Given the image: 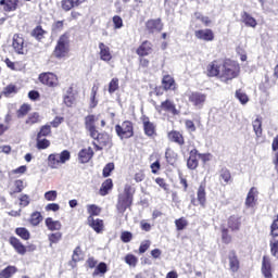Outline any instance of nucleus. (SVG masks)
<instances>
[{"instance_id": "1", "label": "nucleus", "mask_w": 278, "mask_h": 278, "mask_svg": "<svg viewBox=\"0 0 278 278\" xmlns=\"http://www.w3.org/2000/svg\"><path fill=\"white\" fill-rule=\"evenodd\" d=\"M206 77H216L224 84H229L240 77V64L231 59H215L205 68Z\"/></svg>"}, {"instance_id": "2", "label": "nucleus", "mask_w": 278, "mask_h": 278, "mask_svg": "<svg viewBox=\"0 0 278 278\" xmlns=\"http://www.w3.org/2000/svg\"><path fill=\"white\" fill-rule=\"evenodd\" d=\"M134 194H136V189L131 188L130 185H126L124 192L117 197L116 210L119 214H125L134 205Z\"/></svg>"}, {"instance_id": "3", "label": "nucleus", "mask_w": 278, "mask_h": 278, "mask_svg": "<svg viewBox=\"0 0 278 278\" xmlns=\"http://www.w3.org/2000/svg\"><path fill=\"white\" fill-rule=\"evenodd\" d=\"M68 53H71V34L65 31L59 37L52 55L56 58V60H62L66 58Z\"/></svg>"}, {"instance_id": "4", "label": "nucleus", "mask_w": 278, "mask_h": 278, "mask_svg": "<svg viewBox=\"0 0 278 278\" xmlns=\"http://www.w3.org/2000/svg\"><path fill=\"white\" fill-rule=\"evenodd\" d=\"M71 160V152L63 150L61 153H52L48 156L49 168H60L62 164H66Z\"/></svg>"}, {"instance_id": "5", "label": "nucleus", "mask_w": 278, "mask_h": 278, "mask_svg": "<svg viewBox=\"0 0 278 278\" xmlns=\"http://www.w3.org/2000/svg\"><path fill=\"white\" fill-rule=\"evenodd\" d=\"M115 131L122 140L129 139L134 137V123L131 121H124L122 125L117 124L115 126Z\"/></svg>"}, {"instance_id": "6", "label": "nucleus", "mask_w": 278, "mask_h": 278, "mask_svg": "<svg viewBox=\"0 0 278 278\" xmlns=\"http://www.w3.org/2000/svg\"><path fill=\"white\" fill-rule=\"evenodd\" d=\"M38 81L48 88H58V86H60V79L58 78V75L53 74L52 72H43L39 74Z\"/></svg>"}, {"instance_id": "7", "label": "nucleus", "mask_w": 278, "mask_h": 278, "mask_svg": "<svg viewBox=\"0 0 278 278\" xmlns=\"http://www.w3.org/2000/svg\"><path fill=\"white\" fill-rule=\"evenodd\" d=\"M188 101L193 105V108H198V110H202L203 105L207 101V94L200 91H192L188 94Z\"/></svg>"}, {"instance_id": "8", "label": "nucleus", "mask_w": 278, "mask_h": 278, "mask_svg": "<svg viewBox=\"0 0 278 278\" xmlns=\"http://www.w3.org/2000/svg\"><path fill=\"white\" fill-rule=\"evenodd\" d=\"M159 112H166L167 114H172L173 116H179V110H177V105L173 100L166 99L161 102L160 106L156 108Z\"/></svg>"}, {"instance_id": "9", "label": "nucleus", "mask_w": 278, "mask_h": 278, "mask_svg": "<svg viewBox=\"0 0 278 278\" xmlns=\"http://www.w3.org/2000/svg\"><path fill=\"white\" fill-rule=\"evenodd\" d=\"M161 84L165 92H177V81L175 80V77H173L170 74L164 75Z\"/></svg>"}, {"instance_id": "10", "label": "nucleus", "mask_w": 278, "mask_h": 278, "mask_svg": "<svg viewBox=\"0 0 278 278\" xmlns=\"http://www.w3.org/2000/svg\"><path fill=\"white\" fill-rule=\"evenodd\" d=\"M194 36L198 40H203L204 42H213L216 36L212 28L198 29L194 31Z\"/></svg>"}, {"instance_id": "11", "label": "nucleus", "mask_w": 278, "mask_h": 278, "mask_svg": "<svg viewBox=\"0 0 278 278\" xmlns=\"http://www.w3.org/2000/svg\"><path fill=\"white\" fill-rule=\"evenodd\" d=\"M146 29L149 34H155L162 31L164 29V23H162V18L148 20L146 22Z\"/></svg>"}, {"instance_id": "12", "label": "nucleus", "mask_w": 278, "mask_h": 278, "mask_svg": "<svg viewBox=\"0 0 278 278\" xmlns=\"http://www.w3.org/2000/svg\"><path fill=\"white\" fill-rule=\"evenodd\" d=\"M261 273L265 278H273V262L270 261V256H263Z\"/></svg>"}, {"instance_id": "13", "label": "nucleus", "mask_w": 278, "mask_h": 278, "mask_svg": "<svg viewBox=\"0 0 278 278\" xmlns=\"http://www.w3.org/2000/svg\"><path fill=\"white\" fill-rule=\"evenodd\" d=\"M136 53L139 58H147V55H151V53H153V43L149 40L142 41L136 49Z\"/></svg>"}, {"instance_id": "14", "label": "nucleus", "mask_w": 278, "mask_h": 278, "mask_svg": "<svg viewBox=\"0 0 278 278\" xmlns=\"http://www.w3.org/2000/svg\"><path fill=\"white\" fill-rule=\"evenodd\" d=\"M12 47H13L15 53H17L18 55H24L25 54V51H24L25 39L23 38V36H21L20 34L13 35Z\"/></svg>"}, {"instance_id": "15", "label": "nucleus", "mask_w": 278, "mask_h": 278, "mask_svg": "<svg viewBox=\"0 0 278 278\" xmlns=\"http://www.w3.org/2000/svg\"><path fill=\"white\" fill-rule=\"evenodd\" d=\"M187 167L189 168V170H197V168H199V150L192 149L189 152Z\"/></svg>"}, {"instance_id": "16", "label": "nucleus", "mask_w": 278, "mask_h": 278, "mask_svg": "<svg viewBox=\"0 0 278 278\" xmlns=\"http://www.w3.org/2000/svg\"><path fill=\"white\" fill-rule=\"evenodd\" d=\"M228 262L230 273H238V270H240V258H238L236 250L229 252Z\"/></svg>"}, {"instance_id": "17", "label": "nucleus", "mask_w": 278, "mask_h": 278, "mask_svg": "<svg viewBox=\"0 0 278 278\" xmlns=\"http://www.w3.org/2000/svg\"><path fill=\"white\" fill-rule=\"evenodd\" d=\"M9 244H11V247L15 252H17L18 255H25V253H27V247H25V244L21 242V239L16 237H10Z\"/></svg>"}, {"instance_id": "18", "label": "nucleus", "mask_w": 278, "mask_h": 278, "mask_svg": "<svg viewBox=\"0 0 278 278\" xmlns=\"http://www.w3.org/2000/svg\"><path fill=\"white\" fill-rule=\"evenodd\" d=\"M227 227L230 231H240L242 227V217L239 215H230L227 219Z\"/></svg>"}, {"instance_id": "19", "label": "nucleus", "mask_w": 278, "mask_h": 278, "mask_svg": "<svg viewBox=\"0 0 278 278\" xmlns=\"http://www.w3.org/2000/svg\"><path fill=\"white\" fill-rule=\"evenodd\" d=\"M87 0H61V9L63 12H71L75 8H79L83 3H86Z\"/></svg>"}, {"instance_id": "20", "label": "nucleus", "mask_w": 278, "mask_h": 278, "mask_svg": "<svg viewBox=\"0 0 278 278\" xmlns=\"http://www.w3.org/2000/svg\"><path fill=\"white\" fill-rule=\"evenodd\" d=\"M260 192L257 191V188L252 187L245 198V207H255L257 205V195Z\"/></svg>"}, {"instance_id": "21", "label": "nucleus", "mask_w": 278, "mask_h": 278, "mask_svg": "<svg viewBox=\"0 0 278 278\" xmlns=\"http://www.w3.org/2000/svg\"><path fill=\"white\" fill-rule=\"evenodd\" d=\"M142 123L146 136H148V138H155V136H157L155 124L151 123L147 116L143 117Z\"/></svg>"}, {"instance_id": "22", "label": "nucleus", "mask_w": 278, "mask_h": 278, "mask_svg": "<svg viewBox=\"0 0 278 278\" xmlns=\"http://www.w3.org/2000/svg\"><path fill=\"white\" fill-rule=\"evenodd\" d=\"M87 225L89 227H91V229H93V231H96V233H101V231H103V219H94V217L92 216H88L87 217Z\"/></svg>"}, {"instance_id": "23", "label": "nucleus", "mask_w": 278, "mask_h": 278, "mask_svg": "<svg viewBox=\"0 0 278 278\" xmlns=\"http://www.w3.org/2000/svg\"><path fill=\"white\" fill-rule=\"evenodd\" d=\"M113 188H114V181L112 180V178L105 179L99 189L100 197H108V194L112 192Z\"/></svg>"}, {"instance_id": "24", "label": "nucleus", "mask_w": 278, "mask_h": 278, "mask_svg": "<svg viewBox=\"0 0 278 278\" xmlns=\"http://www.w3.org/2000/svg\"><path fill=\"white\" fill-rule=\"evenodd\" d=\"M99 55H100V60H102V62H111L112 61V52L110 51V47L105 46V43L100 42L99 43Z\"/></svg>"}, {"instance_id": "25", "label": "nucleus", "mask_w": 278, "mask_h": 278, "mask_svg": "<svg viewBox=\"0 0 278 278\" xmlns=\"http://www.w3.org/2000/svg\"><path fill=\"white\" fill-rule=\"evenodd\" d=\"M45 225L49 231H60L62 229V222L54 220L53 217H47Z\"/></svg>"}, {"instance_id": "26", "label": "nucleus", "mask_w": 278, "mask_h": 278, "mask_svg": "<svg viewBox=\"0 0 278 278\" xmlns=\"http://www.w3.org/2000/svg\"><path fill=\"white\" fill-rule=\"evenodd\" d=\"M93 155H94V151H92L91 148L83 149L78 153V160H79L80 164H88V162H90V160H92Z\"/></svg>"}, {"instance_id": "27", "label": "nucleus", "mask_w": 278, "mask_h": 278, "mask_svg": "<svg viewBox=\"0 0 278 278\" xmlns=\"http://www.w3.org/2000/svg\"><path fill=\"white\" fill-rule=\"evenodd\" d=\"M21 88H18V86L11 83L3 88L2 96L5 97L7 99H10L11 97L18 94Z\"/></svg>"}, {"instance_id": "28", "label": "nucleus", "mask_w": 278, "mask_h": 278, "mask_svg": "<svg viewBox=\"0 0 278 278\" xmlns=\"http://www.w3.org/2000/svg\"><path fill=\"white\" fill-rule=\"evenodd\" d=\"M241 21L244 23L245 27H257V20H255V17H252V15L249 14L247 11H243L241 13Z\"/></svg>"}, {"instance_id": "29", "label": "nucleus", "mask_w": 278, "mask_h": 278, "mask_svg": "<svg viewBox=\"0 0 278 278\" xmlns=\"http://www.w3.org/2000/svg\"><path fill=\"white\" fill-rule=\"evenodd\" d=\"M30 36L38 42H42L45 36H47V30H45L41 25H38L31 30Z\"/></svg>"}, {"instance_id": "30", "label": "nucleus", "mask_w": 278, "mask_h": 278, "mask_svg": "<svg viewBox=\"0 0 278 278\" xmlns=\"http://www.w3.org/2000/svg\"><path fill=\"white\" fill-rule=\"evenodd\" d=\"M18 273V268L14 265H9L0 271V278H12Z\"/></svg>"}, {"instance_id": "31", "label": "nucleus", "mask_w": 278, "mask_h": 278, "mask_svg": "<svg viewBox=\"0 0 278 278\" xmlns=\"http://www.w3.org/2000/svg\"><path fill=\"white\" fill-rule=\"evenodd\" d=\"M197 197L201 207H205V203H207V193L205 192V185L199 186Z\"/></svg>"}, {"instance_id": "32", "label": "nucleus", "mask_w": 278, "mask_h": 278, "mask_svg": "<svg viewBox=\"0 0 278 278\" xmlns=\"http://www.w3.org/2000/svg\"><path fill=\"white\" fill-rule=\"evenodd\" d=\"M219 180L224 181V184H232L233 177L231 176V170H229L227 167H224L219 170Z\"/></svg>"}, {"instance_id": "33", "label": "nucleus", "mask_w": 278, "mask_h": 278, "mask_svg": "<svg viewBox=\"0 0 278 278\" xmlns=\"http://www.w3.org/2000/svg\"><path fill=\"white\" fill-rule=\"evenodd\" d=\"M220 233H222V242L224 244H231L233 242V237L231 233H229V228H227L225 225L220 226Z\"/></svg>"}, {"instance_id": "34", "label": "nucleus", "mask_w": 278, "mask_h": 278, "mask_svg": "<svg viewBox=\"0 0 278 278\" xmlns=\"http://www.w3.org/2000/svg\"><path fill=\"white\" fill-rule=\"evenodd\" d=\"M42 220H45V217L42 216V213H40L38 211H35L30 214L28 223H30V225L33 227H38V225H40V223H42Z\"/></svg>"}, {"instance_id": "35", "label": "nucleus", "mask_w": 278, "mask_h": 278, "mask_svg": "<svg viewBox=\"0 0 278 278\" xmlns=\"http://www.w3.org/2000/svg\"><path fill=\"white\" fill-rule=\"evenodd\" d=\"M253 131L255 132L256 138H262V117L257 116L255 121L252 122Z\"/></svg>"}, {"instance_id": "36", "label": "nucleus", "mask_w": 278, "mask_h": 278, "mask_svg": "<svg viewBox=\"0 0 278 278\" xmlns=\"http://www.w3.org/2000/svg\"><path fill=\"white\" fill-rule=\"evenodd\" d=\"M31 112V105L24 103L20 106V109L16 111L17 118H25Z\"/></svg>"}, {"instance_id": "37", "label": "nucleus", "mask_w": 278, "mask_h": 278, "mask_svg": "<svg viewBox=\"0 0 278 278\" xmlns=\"http://www.w3.org/2000/svg\"><path fill=\"white\" fill-rule=\"evenodd\" d=\"M38 123H40V113L38 112L29 114L25 121V125H28V127H31Z\"/></svg>"}, {"instance_id": "38", "label": "nucleus", "mask_w": 278, "mask_h": 278, "mask_svg": "<svg viewBox=\"0 0 278 278\" xmlns=\"http://www.w3.org/2000/svg\"><path fill=\"white\" fill-rule=\"evenodd\" d=\"M108 273V264L105 262H101L96 266L92 277H99V275H105Z\"/></svg>"}, {"instance_id": "39", "label": "nucleus", "mask_w": 278, "mask_h": 278, "mask_svg": "<svg viewBox=\"0 0 278 278\" xmlns=\"http://www.w3.org/2000/svg\"><path fill=\"white\" fill-rule=\"evenodd\" d=\"M83 260H84V251H81L80 245H77L73 251L72 262H74V264H77V262H81Z\"/></svg>"}, {"instance_id": "40", "label": "nucleus", "mask_w": 278, "mask_h": 278, "mask_svg": "<svg viewBox=\"0 0 278 278\" xmlns=\"http://www.w3.org/2000/svg\"><path fill=\"white\" fill-rule=\"evenodd\" d=\"M165 157L167 164H169L170 166H175L177 164L178 155L173 150H166Z\"/></svg>"}, {"instance_id": "41", "label": "nucleus", "mask_w": 278, "mask_h": 278, "mask_svg": "<svg viewBox=\"0 0 278 278\" xmlns=\"http://www.w3.org/2000/svg\"><path fill=\"white\" fill-rule=\"evenodd\" d=\"M16 236L21 238L22 240H29L31 238V233H29V230L25 227H18L15 229Z\"/></svg>"}, {"instance_id": "42", "label": "nucleus", "mask_w": 278, "mask_h": 278, "mask_svg": "<svg viewBox=\"0 0 278 278\" xmlns=\"http://www.w3.org/2000/svg\"><path fill=\"white\" fill-rule=\"evenodd\" d=\"M49 136H51V125H43L37 135V140H41V138H47Z\"/></svg>"}, {"instance_id": "43", "label": "nucleus", "mask_w": 278, "mask_h": 278, "mask_svg": "<svg viewBox=\"0 0 278 278\" xmlns=\"http://www.w3.org/2000/svg\"><path fill=\"white\" fill-rule=\"evenodd\" d=\"M87 212L91 218H94V216H100L101 207H99L97 204H88Z\"/></svg>"}, {"instance_id": "44", "label": "nucleus", "mask_w": 278, "mask_h": 278, "mask_svg": "<svg viewBox=\"0 0 278 278\" xmlns=\"http://www.w3.org/2000/svg\"><path fill=\"white\" fill-rule=\"evenodd\" d=\"M124 262L131 268H136V266H138V258L134 254H126Z\"/></svg>"}, {"instance_id": "45", "label": "nucleus", "mask_w": 278, "mask_h": 278, "mask_svg": "<svg viewBox=\"0 0 278 278\" xmlns=\"http://www.w3.org/2000/svg\"><path fill=\"white\" fill-rule=\"evenodd\" d=\"M48 240L50 242V247H53V244H58V242H60V240H62V232L56 231V232H52L48 236Z\"/></svg>"}, {"instance_id": "46", "label": "nucleus", "mask_w": 278, "mask_h": 278, "mask_svg": "<svg viewBox=\"0 0 278 278\" xmlns=\"http://www.w3.org/2000/svg\"><path fill=\"white\" fill-rule=\"evenodd\" d=\"M175 226L177 231H184L188 227V219L186 217H180L175 220Z\"/></svg>"}, {"instance_id": "47", "label": "nucleus", "mask_w": 278, "mask_h": 278, "mask_svg": "<svg viewBox=\"0 0 278 278\" xmlns=\"http://www.w3.org/2000/svg\"><path fill=\"white\" fill-rule=\"evenodd\" d=\"M236 98L240 101L242 105H247V103H249V96H247L242 89H238L236 91Z\"/></svg>"}, {"instance_id": "48", "label": "nucleus", "mask_w": 278, "mask_h": 278, "mask_svg": "<svg viewBox=\"0 0 278 278\" xmlns=\"http://www.w3.org/2000/svg\"><path fill=\"white\" fill-rule=\"evenodd\" d=\"M116 90H118V78H113L109 83V93L114 94Z\"/></svg>"}, {"instance_id": "49", "label": "nucleus", "mask_w": 278, "mask_h": 278, "mask_svg": "<svg viewBox=\"0 0 278 278\" xmlns=\"http://www.w3.org/2000/svg\"><path fill=\"white\" fill-rule=\"evenodd\" d=\"M115 166L114 163H108L102 170V176L103 177H110L112 175V170H114Z\"/></svg>"}, {"instance_id": "50", "label": "nucleus", "mask_w": 278, "mask_h": 278, "mask_svg": "<svg viewBox=\"0 0 278 278\" xmlns=\"http://www.w3.org/2000/svg\"><path fill=\"white\" fill-rule=\"evenodd\" d=\"M185 127L187 131H190V134H194V131H197V126L194 125V122H192V119H186Z\"/></svg>"}, {"instance_id": "51", "label": "nucleus", "mask_w": 278, "mask_h": 278, "mask_svg": "<svg viewBox=\"0 0 278 278\" xmlns=\"http://www.w3.org/2000/svg\"><path fill=\"white\" fill-rule=\"evenodd\" d=\"M14 190H13V194H18L21 193L22 190L25 189V186L23 185V180L18 179L14 181Z\"/></svg>"}, {"instance_id": "52", "label": "nucleus", "mask_w": 278, "mask_h": 278, "mask_svg": "<svg viewBox=\"0 0 278 278\" xmlns=\"http://www.w3.org/2000/svg\"><path fill=\"white\" fill-rule=\"evenodd\" d=\"M85 126H86V129H90L94 127V115H87L85 117Z\"/></svg>"}, {"instance_id": "53", "label": "nucleus", "mask_w": 278, "mask_h": 278, "mask_svg": "<svg viewBox=\"0 0 278 278\" xmlns=\"http://www.w3.org/2000/svg\"><path fill=\"white\" fill-rule=\"evenodd\" d=\"M62 29H64V20L56 21L52 24V31L58 33L62 31Z\"/></svg>"}, {"instance_id": "54", "label": "nucleus", "mask_w": 278, "mask_h": 278, "mask_svg": "<svg viewBox=\"0 0 278 278\" xmlns=\"http://www.w3.org/2000/svg\"><path fill=\"white\" fill-rule=\"evenodd\" d=\"M46 201H55L58 199V191L51 190L45 193Z\"/></svg>"}, {"instance_id": "55", "label": "nucleus", "mask_w": 278, "mask_h": 278, "mask_svg": "<svg viewBox=\"0 0 278 278\" xmlns=\"http://www.w3.org/2000/svg\"><path fill=\"white\" fill-rule=\"evenodd\" d=\"M113 25L114 29H121V27H123V17H121L119 15H114Z\"/></svg>"}, {"instance_id": "56", "label": "nucleus", "mask_w": 278, "mask_h": 278, "mask_svg": "<svg viewBox=\"0 0 278 278\" xmlns=\"http://www.w3.org/2000/svg\"><path fill=\"white\" fill-rule=\"evenodd\" d=\"M98 104H99V101H97V90L94 88H92L91 99H90V108H91V110L97 108Z\"/></svg>"}, {"instance_id": "57", "label": "nucleus", "mask_w": 278, "mask_h": 278, "mask_svg": "<svg viewBox=\"0 0 278 278\" xmlns=\"http://www.w3.org/2000/svg\"><path fill=\"white\" fill-rule=\"evenodd\" d=\"M122 242H129L130 240H134V235L130 231H124L121 235Z\"/></svg>"}, {"instance_id": "58", "label": "nucleus", "mask_w": 278, "mask_h": 278, "mask_svg": "<svg viewBox=\"0 0 278 278\" xmlns=\"http://www.w3.org/2000/svg\"><path fill=\"white\" fill-rule=\"evenodd\" d=\"M63 102L67 108H73L75 104V96H65Z\"/></svg>"}, {"instance_id": "59", "label": "nucleus", "mask_w": 278, "mask_h": 278, "mask_svg": "<svg viewBox=\"0 0 278 278\" xmlns=\"http://www.w3.org/2000/svg\"><path fill=\"white\" fill-rule=\"evenodd\" d=\"M168 138L169 140H184V136L181 135V132L177 131V130H173L168 134Z\"/></svg>"}, {"instance_id": "60", "label": "nucleus", "mask_w": 278, "mask_h": 278, "mask_svg": "<svg viewBox=\"0 0 278 278\" xmlns=\"http://www.w3.org/2000/svg\"><path fill=\"white\" fill-rule=\"evenodd\" d=\"M198 155H199V160H201L202 164H207V162H210L212 160V154L210 153H199L198 152Z\"/></svg>"}, {"instance_id": "61", "label": "nucleus", "mask_w": 278, "mask_h": 278, "mask_svg": "<svg viewBox=\"0 0 278 278\" xmlns=\"http://www.w3.org/2000/svg\"><path fill=\"white\" fill-rule=\"evenodd\" d=\"M151 247V241L147 240L141 242L140 247H139V253H147V251H149V248Z\"/></svg>"}, {"instance_id": "62", "label": "nucleus", "mask_w": 278, "mask_h": 278, "mask_svg": "<svg viewBox=\"0 0 278 278\" xmlns=\"http://www.w3.org/2000/svg\"><path fill=\"white\" fill-rule=\"evenodd\" d=\"M50 146H51V142L49 140L37 141V149L39 150L49 149Z\"/></svg>"}, {"instance_id": "63", "label": "nucleus", "mask_w": 278, "mask_h": 278, "mask_svg": "<svg viewBox=\"0 0 278 278\" xmlns=\"http://www.w3.org/2000/svg\"><path fill=\"white\" fill-rule=\"evenodd\" d=\"M155 184L160 186L163 190H168V184H166V180L162 177L155 178Z\"/></svg>"}, {"instance_id": "64", "label": "nucleus", "mask_w": 278, "mask_h": 278, "mask_svg": "<svg viewBox=\"0 0 278 278\" xmlns=\"http://www.w3.org/2000/svg\"><path fill=\"white\" fill-rule=\"evenodd\" d=\"M27 173V167L22 165L11 172V175H25Z\"/></svg>"}]
</instances>
